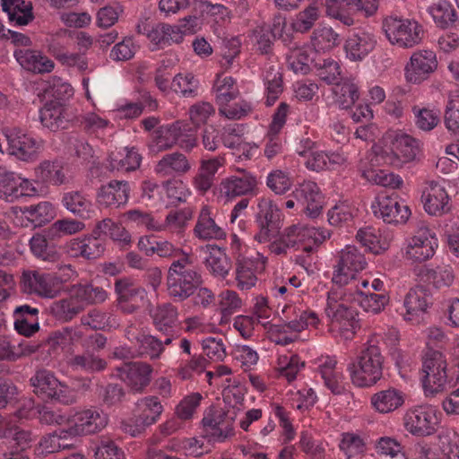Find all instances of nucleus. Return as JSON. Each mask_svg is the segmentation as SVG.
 I'll list each match as a JSON object with an SVG mask.
<instances>
[{"label":"nucleus","mask_w":459,"mask_h":459,"mask_svg":"<svg viewBox=\"0 0 459 459\" xmlns=\"http://www.w3.org/2000/svg\"><path fill=\"white\" fill-rule=\"evenodd\" d=\"M352 290L353 286L333 288L328 291L325 308L329 331L345 341L351 340L359 327Z\"/></svg>","instance_id":"1"},{"label":"nucleus","mask_w":459,"mask_h":459,"mask_svg":"<svg viewBox=\"0 0 459 459\" xmlns=\"http://www.w3.org/2000/svg\"><path fill=\"white\" fill-rule=\"evenodd\" d=\"M330 234L327 230L302 223L284 228L273 240L268 242V249L275 255H286L290 250L303 248L310 253L314 246L323 243Z\"/></svg>","instance_id":"2"},{"label":"nucleus","mask_w":459,"mask_h":459,"mask_svg":"<svg viewBox=\"0 0 459 459\" xmlns=\"http://www.w3.org/2000/svg\"><path fill=\"white\" fill-rule=\"evenodd\" d=\"M372 149L381 161L396 169L415 161L420 152L418 141L398 131L387 132L381 143L374 145Z\"/></svg>","instance_id":"3"},{"label":"nucleus","mask_w":459,"mask_h":459,"mask_svg":"<svg viewBox=\"0 0 459 459\" xmlns=\"http://www.w3.org/2000/svg\"><path fill=\"white\" fill-rule=\"evenodd\" d=\"M202 282V275L194 264L193 255H184L170 264L166 285L169 296L174 300H186L195 292Z\"/></svg>","instance_id":"4"},{"label":"nucleus","mask_w":459,"mask_h":459,"mask_svg":"<svg viewBox=\"0 0 459 459\" xmlns=\"http://www.w3.org/2000/svg\"><path fill=\"white\" fill-rule=\"evenodd\" d=\"M384 357L376 339H369L363 346L355 363L351 377L354 385L364 387L376 384L382 377Z\"/></svg>","instance_id":"5"},{"label":"nucleus","mask_w":459,"mask_h":459,"mask_svg":"<svg viewBox=\"0 0 459 459\" xmlns=\"http://www.w3.org/2000/svg\"><path fill=\"white\" fill-rule=\"evenodd\" d=\"M212 403L202 420V437L212 443H221L234 436L233 423L237 417L234 406L229 403Z\"/></svg>","instance_id":"6"},{"label":"nucleus","mask_w":459,"mask_h":459,"mask_svg":"<svg viewBox=\"0 0 459 459\" xmlns=\"http://www.w3.org/2000/svg\"><path fill=\"white\" fill-rule=\"evenodd\" d=\"M446 360L438 351L429 349L423 357L422 387L427 398L432 399L443 391L447 379Z\"/></svg>","instance_id":"7"},{"label":"nucleus","mask_w":459,"mask_h":459,"mask_svg":"<svg viewBox=\"0 0 459 459\" xmlns=\"http://www.w3.org/2000/svg\"><path fill=\"white\" fill-rule=\"evenodd\" d=\"M383 29L393 45L411 48L421 41L422 26L415 20L389 16L384 20Z\"/></svg>","instance_id":"8"},{"label":"nucleus","mask_w":459,"mask_h":459,"mask_svg":"<svg viewBox=\"0 0 459 459\" xmlns=\"http://www.w3.org/2000/svg\"><path fill=\"white\" fill-rule=\"evenodd\" d=\"M367 264L360 250L355 246L347 245L338 253L332 281L337 287H349L350 281L354 280L356 273L364 270Z\"/></svg>","instance_id":"9"},{"label":"nucleus","mask_w":459,"mask_h":459,"mask_svg":"<svg viewBox=\"0 0 459 459\" xmlns=\"http://www.w3.org/2000/svg\"><path fill=\"white\" fill-rule=\"evenodd\" d=\"M381 165L385 164L379 160L378 155L371 148L365 157L359 160L358 169L361 177L372 184L393 189L400 188L403 183L402 178L377 168Z\"/></svg>","instance_id":"10"},{"label":"nucleus","mask_w":459,"mask_h":459,"mask_svg":"<svg viewBox=\"0 0 459 459\" xmlns=\"http://www.w3.org/2000/svg\"><path fill=\"white\" fill-rule=\"evenodd\" d=\"M437 246L436 233L428 226L422 225L407 240L404 256L411 262H425L434 255Z\"/></svg>","instance_id":"11"},{"label":"nucleus","mask_w":459,"mask_h":459,"mask_svg":"<svg viewBox=\"0 0 459 459\" xmlns=\"http://www.w3.org/2000/svg\"><path fill=\"white\" fill-rule=\"evenodd\" d=\"M281 211L273 201L267 197L257 199L255 223L258 228L255 239L259 243H268L278 228Z\"/></svg>","instance_id":"12"},{"label":"nucleus","mask_w":459,"mask_h":459,"mask_svg":"<svg viewBox=\"0 0 459 459\" xmlns=\"http://www.w3.org/2000/svg\"><path fill=\"white\" fill-rule=\"evenodd\" d=\"M371 209L376 217L389 224H403L411 214L409 207L401 203L399 196L395 194L377 195L371 204Z\"/></svg>","instance_id":"13"},{"label":"nucleus","mask_w":459,"mask_h":459,"mask_svg":"<svg viewBox=\"0 0 459 459\" xmlns=\"http://www.w3.org/2000/svg\"><path fill=\"white\" fill-rule=\"evenodd\" d=\"M444 180H427L422 186L421 201L429 215L441 216L451 210V199Z\"/></svg>","instance_id":"14"},{"label":"nucleus","mask_w":459,"mask_h":459,"mask_svg":"<svg viewBox=\"0 0 459 459\" xmlns=\"http://www.w3.org/2000/svg\"><path fill=\"white\" fill-rule=\"evenodd\" d=\"M21 289L24 293L45 299H53L59 294L54 274L32 270L22 273Z\"/></svg>","instance_id":"15"},{"label":"nucleus","mask_w":459,"mask_h":459,"mask_svg":"<svg viewBox=\"0 0 459 459\" xmlns=\"http://www.w3.org/2000/svg\"><path fill=\"white\" fill-rule=\"evenodd\" d=\"M439 423L436 409L429 403H421L405 415V426L414 435H431Z\"/></svg>","instance_id":"16"},{"label":"nucleus","mask_w":459,"mask_h":459,"mask_svg":"<svg viewBox=\"0 0 459 459\" xmlns=\"http://www.w3.org/2000/svg\"><path fill=\"white\" fill-rule=\"evenodd\" d=\"M337 361L333 357H323L319 360L318 372L325 387L335 396V399L349 401L353 398L343 382L342 372L336 368Z\"/></svg>","instance_id":"17"},{"label":"nucleus","mask_w":459,"mask_h":459,"mask_svg":"<svg viewBox=\"0 0 459 459\" xmlns=\"http://www.w3.org/2000/svg\"><path fill=\"white\" fill-rule=\"evenodd\" d=\"M297 205L310 218H316L323 208V195L316 183L304 181L291 194Z\"/></svg>","instance_id":"18"},{"label":"nucleus","mask_w":459,"mask_h":459,"mask_svg":"<svg viewBox=\"0 0 459 459\" xmlns=\"http://www.w3.org/2000/svg\"><path fill=\"white\" fill-rule=\"evenodd\" d=\"M131 186L126 180H110L100 186L96 202L105 208L118 209L125 206L130 196Z\"/></svg>","instance_id":"19"},{"label":"nucleus","mask_w":459,"mask_h":459,"mask_svg":"<svg viewBox=\"0 0 459 459\" xmlns=\"http://www.w3.org/2000/svg\"><path fill=\"white\" fill-rule=\"evenodd\" d=\"M117 295V306L126 314H132L140 308L145 298V290L128 278L118 279L115 282Z\"/></svg>","instance_id":"20"},{"label":"nucleus","mask_w":459,"mask_h":459,"mask_svg":"<svg viewBox=\"0 0 459 459\" xmlns=\"http://www.w3.org/2000/svg\"><path fill=\"white\" fill-rule=\"evenodd\" d=\"M437 66L436 54L431 50L414 52L405 66V77L409 82L420 83L426 80Z\"/></svg>","instance_id":"21"},{"label":"nucleus","mask_w":459,"mask_h":459,"mask_svg":"<svg viewBox=\"0 0 459 459\" xmlns=\"http://www.w3.org/2000/svg\"><path fill=\"white\" fill-rule=\"evenodd\" d=\"M71 433L90 435L101 430L108 424V414L97 407L76 412L72 420Z\"/></svg>","instance_id":"22"},{"label":"nucleus","mask_w":459,"mask_h":459,"mask_svg":"<svg viewBox=\"0 0 459 459\" xmlns=\"http://www.w3.org/2000/svg\"><path fill=\"white\" fill-rule=\"evenodd\" d=\"M162 411L161 403H139L134 417L121 422V429L124 432L135 437L147 426L153 424Z\"/></svg>","instance_id":"23"},{"label":"nucleus","mask_w":459,"mask_h":459,"mask_svg":"<svg viewBox=\"0 0 459 459\" xmlns=\"http://www.w3.org/2000/svg\"><path fill=\"white\" fill-rule=\"evenodd\" d=\"M238 175L230 176L221 182V192L228 198L255 195L258 181L255 175L239 169Z\"/></svg>","instance_id":"24"},{"label":"nucleus","mask_w":459,"mask_h":459,"mask_svg":"<svg viewBox=\"0 0 459 459\" xmlns=\"http://www.w3.org/2000/svg\"><path fill=\"white\" fill-rule=\"evenodd\" d=\"M433 304V298L430 291L422 285H417L409 290L403 300L405 307L404 319L413 321L427 310Z\"/></svg>","instance_id":"25"},{"label":"nucleus","mask_w":459,"mask_h":459,"mask_svg":"<svg viewBox=\"0 0 459 459\" xmlns=\"http://www.w3.org/2000/svg\"><path fill=\"white\" fill-rule=\"evenodd\" d=\"M216 212L208 206L204 205L197 216L194 228V235L200 240H219L226 237V232L215 221Z\"/></svg>","instance_id":"26"},{"label":"nucleus","mask_w":459,"mask_h":459,"mask_svg":"<svg viewBox=\"0 0 459 459\" xmlns=\"http://www.w3.org/2000/svg\"><path fill=\"white\" fill-rule=\"evenodd\" d=\"M376 36L368 30H359L351 33L345 43L346 56L351 61H361L376 47Z\"/></svg>","instance_id":"27"},{"label":"nucleus","mask_w":459,"mask_h":459,"mask_svg":"<svg viewBox=\"0 0 459 459\" xmlns=\"http://www.w3.org/2000/svg\"><path fill=\"white\" fill-rule=\"evenodd\" d=\"M1 446L4 452L23 453L34 440L32 432L16 425L0 429Z\"/></svg>","instance_id":"28"},{"label":"nucleus","mask_w":459,"mask_h":459,"mask_svg":"<svg viewBox=\"0 0 459 459\" xmlns=\"http://www.w3.org/2000/svg\"><path fill=\"white\" fill-rule=\"evenodd\" d=\"M32 384L35 386V392L39 394L42 399L50 398L58 400L62 397H66L69 388L67 385L62 384L56 377L48 370H39L35 377L31 378Z\"/></svg>","instance_id":"29"},{"label":"nucleus","mask_w":459,"mask_h":459,"mask_svg":"<svg viewBox=\"0 0 459 459\" xmlns=\"http://www.w3.org/2000/svg\"><path fill=\"white\" fill-rule=\"evenodd\" d=\"M152 371V367L147 363L130 362L117 368V376L134 391L139 392L149 385Z\"/></svg>","instance_id":"30"},{"label":"nucleus","mask_w":459,"mask_h":459,"mask_svg":"<svg viewBox=\"0 0 459 459\" xmlns=\"http://www.w3.org/2000/svg\"><path fill=\"white\" fill-rule=\"evenodd\" d=\"M182 126L183 121L179 120L160 126L152 134L148 144L150 152L155 155L173 148L178 141L179 134L183 130Z\"/></svg>","instance_id":"31"},{"label":"nucleus","mask_w":459,"mask_h":459,"mask_svg":"<svg viewBox=\"0 0 459 459\" xmlns=\"http://www.w3.org/2000/svg\"><path fill=\"white\" fill-rule=\"evenodd\" d=\"M104 250L102 241L93 236L73 238L65 245V251L72 257L95 259L100 257Z\"/></svg>","instance_id":"32"},{"label":"nucleus","mask_w":459,"mask_h":459,"mask_svg":"<svg viewBox=\"0 0 459 459\" xmlns=\"http://www.w3.org/2000/svg\"><path fill=\"white\" fill-rule=\"evenodd\" d=\"M42 126L52 132L65 129L70 121L68 109L56 101L47 102L39 111Z\"/></svg>","instance_id":"33"},{"label":"nucleus","mask_w":459,"mask_h":459,"mask_svg":"<svg viewBox=\"0 0 459 459\" xmlns=\"http://www.w3.org/2000/svg\"><path fill=\"white\" fill-rule=\"evenodd\" d=\"M192 165L179 152L165 154L155 165L154 172L162 178L182 176L190 171Z\"/></svg>","instance_id":"34"},{"label":"nucleus","mask_w":459,"mask_h":459,"mask_svg":"<svg viewBox=\"0 0 459 459\" xmlns=\"http://www.w3.org/2000/svg\"><path fill=\"white\" fill-rule=\"evenodd\" d=\"M14 56L24 69L36 74L50 73L55 68V63L38 50L19 49Z\"/></svg>","instance_id":"35"},{"label":"nucleus","mask_w":459,"mask_h":459,"mask_svg":"<svg viewBox=\"0 0 459 459\" xmlns=\"http://www.w3.org/2000/svg\"><path fill=\"white\" fill-rule=\"evenodd\" d=\"M38 346L26 340H17L6 335H0V359L16 361L22 357L30 355Z\"/></svg>","instance_id":"36"},{"label":"nucleus","mask_w":459,"mask_h":459,"mask_svg":"<svg viewBox=\"0 0 459 459\" xmlns=\"http://www.w3.org/2000/svg\"><path fill=\"white\" fill-rule=\"evenodd\" d=\"M270 63L264 65L263 78L266 87V104L273 105L282 92V77L275 56L269 57Z\"/></svg>","instance_id":"37"},{"label":"nucleus","mask_w":459,"mask_h":459,"mask_svg":"<svg viewBox=\"0 0 459 459\" xmlns=\"http://www.w3.org/2000/svg\"><path fill=\"white\" fill-rule=\"evenodd\" d=\"M39 309L27 304L14 309V329L21 335L30 337L39 329L38 322Z\"/></svg>","instance_id":"38"},{"label":"nucleus","mask_w":459,"mask_h":459,"mask_svg":"<svg viewBox=\"0 0 459 459\" xmlns=\"http://www.w3.org/2000/svg\"><path fill=\"white\" fill-rule=\"evenodd\" d=\"M142 155L134 148L125 147L109 154L108 162L110 171H132L140 167Z\"/></svg>","instance_id":"39"},{"label":"nucleus","mask_w":459,"mask_h":459,"mask_svg":"<svg viewBox=\"0 0 459 459\" xmlns=\"http://www.w3.org/2000/svg\"><path fill=\"white\" fill-rule=\"evenodd\" d=\"M151 317L159 332L169 334L174 331L178 325V311L177 307L171 303H163L151 311Z\"/></svg>","instance_id":"40"},{"label":"nucleus","mask_w":459,"mask_h":459,"mask_svg":"<svg viewBox=\"0 0 459 459\" xmlns=\"http://www.w3.org/2000/svg\"><path fill=\"white\" fill-rule=\"evenodd\" d=\"M94 234L108 237L121 248H128L132 245V236L130 232L121 224L108 218L97 223Z\"/></svg>","instance_id":"41"},{"label":"nucleus","mask_w":459,"mask_h":459,"mask_svg":"<svg viewBox=\"0 0 459 459\" xmlns=\"http://www.w3.org/2000/svg\"><path fill=\"white\" fill-rule=\"evenodd\" d=\"M208 254L204 264L209 272L215 277L225 278L231 268L230 261L222 248L216 245L205 247Z\"/></svg>","instance_id":"42"},{"label":"nucleus","mask_w":459,"mask_h":459,"mask_svg":"<svg viewBox=\"0 0 459 459\" xmlns=\"http://www.w3.org/2000/svg\"><path fill=\"white\" fill-rule=\"evenodd\" d=\"M2 9L15 25H27L34 19L32 4L30 1L2 0Z\"/></svg>","instance_id":"43"},{"label":"nucleus","mask_w":459,"mask_h":459,"mask_svg":"<svg viewBox=\"0 0 459 459\" xmlns=\"http://www.w3.org/2000/svg\"><path fill=\"white\" fill-rule=\"evenodd\" d=\"M35 180L44 185L59 186L65 183L66 177L61 162L44 160L35 169Z\"/></svg>","instance_id":"44"},{"label":"nucleus","mask_w":459,"mask_h":459,"mask_svg":"<svg viewBox=\"0 0 459 459\" xmlns=\"http://www.w3.org/2000/svg\"><path fill=\"white\" fill-rule=\"evenodd\" d=\"M69 294L82 306V309L89 305L102 303L108 298L104 289L91 284H74L71 286Z\"/></svg>","instance_id":"45"},{"label":"nucleus","mask_w":459,"mask_h":459,"mask_svg":"<svg viewBox=\"0 0 459 459\" xmlns=\"http://www.w3.org/2000/svg\"><path fill=\"white\" fill-rule=\"evenodd\" d=\"M355 287L356 290H352L354 303H358L367 312L377 314L389 301V297L385 291L376 293L370 290H360L358 285Z\"/></svg>","instance_id":"46"},{"label":"nucleus","mask_w":459,"mask_h":459,"mask_svg":"<svg viewBox=\"0 0 459 459\" xmlns=\"http://www.w3.org/2000/svg\"><path fill=\"white\" fill-rule=\"evenodd\" d=\"M435 24L441 29L455 28L458 21L455 8L447 1H438L428 7Z\"/></svg>","instance_id":"47"},{"label":"nucleus","mask_w":459,"mask_h":459,"mask_svg":"<svg viewBox=\"0 0 459 459\" xmlns=\"http://www.w3.org/2000/svg\"><path fill=\"white\" fill-rule=\"evenodd\" d=\"M30 247L36 257L49 264H55L60 259L56 246L48 240L46 234L34 235L30 240Z\"/></svg>","instance_id":"48"},{"label":"nucleus","mask_w":459,"mask_h":459,"mask_svg":"<svg viewBox=\"0 0 459 459\" xmlns=\"http://www.w3.org/2000/svg\"><path fill=\"white\" fill-rule=\"evenodd\" d=\"M74 370L87 373L100 372L106 368L107 362L91 351L84 350L81 354L74 355L68 361Z\"/></svg>","instance_id":"49"},{"label":"nucleus","mask_w":459,"mask_h":459,"mask_svg":"<svg viewBox=\"0 0 459 459\" xmlns=\"http://www.w3.org/2000/svg\"><path fill=\"white\" fill-rule=\"evenodd\" d=\"M420 276L436 289L451 286L455 279L454 272L448 265L435 268L424 267L420 270Z\"/></svg>","instance_id":"50"},{"label":"nucleus","mask_w":459,"mask_h":459,"mask_svg":"<svg viewBox=\"0 0 459 459\" xmlns=\"http://www.w3.org/2000/svg\"><path fill=\"white\" fill-rule=\"evenodd\" d=\"M316 52L310 47L294 48L288 56V64L295 73L306 74L310 71V65L314 63Z\"/></svg>","instance_id":"51"},{"label":"nucleus","mask_w":459,"mask_h":459,"mask_svg":"<svg viewBox=\"0 0 459 459\" xmlns=\"http://www.w3.org/2000/svg\"><path fill=\"white\" fill-rule=\"evenodd\" d=\"M63 205L74 214L86 219L90 217L92 204L79 191H70L63 195Z\"/></svg>","instance_id":"52"},{"label":"nucleus","mask_w":459,"mask_h":459,"mask_svg":"<svg viewBox=\"0 0 459 459\" xmlns=\"http://www.w3.org/2000/svg\"><path fill=\"white\" fill-rule=\"evenodd\" d=\"M336 102L342 108H350L359 98V85L354 78L345 79L334 88Z\"/></svg>","instance_id":"53"},{"label":"nucleus","mask_w":459,"mask_h":459,"mask_svg":"<svg viewBox=\"0 0 459 459\" xmlns=\"http://www.w3.org/2000/svg\"><path fill=\"white\" fill-rule=\"evenodd\" d=\"M213 91L218 106L227 104L239 95L237 82L231 76H218L213 85Z\"/></svg>","instance_id":"54"},{"label":"nucleus","mask_w":459,"mask_h":459,"mask_svg":"<svg viewBox=\"0 0 459 459\" xmlns=\"http://www.w3.org/2000/svg\"><path fill=\"white\" fill-rule=\"evenodd\" d=\"M255 261L247 257H238L236 263L237 286L241 290L253 288L257 281L254 272Z\"/></svg>","instance_id":"55"},{"label":"nucleus","mask_w":459,"mask_h":459,"mask_svg":"<svg viewBox=\"0 0 459 459\" xmlns=\"http://www.w3.org/2000/svg\"><path fill=\"white\" fill-rule=\"evenodd\" d=\"M339 43V35L331 27H319L311 35L312 49L316 53L329 51Z\"/></svg>","instance_id":"56"},{"label":"nucleus","mask_w":459,"mask_h":459,"mask_svg":"<svg viewBox=\"0 0 459 459\" xmlns=\"http://www.w3.org/2000/svg\"><path fill=\"white\" fill-rule=\"evenodd\" d=\"M191 209L185 208L179 211L169 212L163 222H160V230L157 231L168 230L172 233H181L185 230L188 221L192 219Z\"/></svg>","instance_id":"57"},{"label":"nucleus","mask_w":459,"mask_h":459,"mask_svg":"<svg viewBox=\"0 0 459 459\" xmlns=\"http://www.w3.org/2000/svg\"><path fill=\"white\" fill-rule=\"evenodd\" d=\"M196 26L197 19L193 16L183 19L179 24L171 25L166 23L165 30L166 37L168 38V46L181 43L186 35L195 32Z\"/></svg>","instance_id":"58"},{"label":"nucleus","mask_w":459,"mask_h":459,"mask_svg":"<svg viewBox=\"0 0 459 459\" xmlns=\"http://www.w3.org/2000/svg\"><path fill=\"white\" fill-rule=\"evenodd\" d=\"M206 359L202 355L194 354L188 359H182L178 368L176 376L180 380L193 379L195 375L203 373L206 368Z\"/></svg>","instance_id":"59"},{"label":"nucleus","mask_w":459,"mask_h":459,"mask_svg":"<svg viewBox=\"0 0 459 459\" xmlns=\"http://www.w3.org/2000/svg\"><path fill=\"white\" fill-rule=\"evenodd\" d=\"M242 307V300L234 290H226L219 295V307L221 314L220 324H226L229 317Z\"/></svg>","instance_id":"60"},{"label":"nucleus","mask_w":459,"mask_h":459,"mask_svg":"<svg viewBox=\"0 0 459 459\" xmlns=\"http://www.w3.org/2000/svg\"><path fill=\"white\" fill-rule=\"evenodd\" d=\"M250 39L256 52L269 57L274 56L272 53L273 38L270 34L269 26L261 25L255 27L250 34Z\"/></svg>","instance_id":"61"},{"label":"nucleus","mask_w":459,"mask_h":459,"mask_svg":"<svg viewBox=\"0 0 459 459\" xmlns=\"http://www.w3.org/2000/svg\"><path fill=\"white\" fill-rule=\"evenodd\" d=\"M356 238L362 246L374 253H379L386 248V243L382 241L379 230L372 226L359 229Z\"/></svg>","instance_id":"62"},{"label":"nucleus","mask_w":459,"mask_h":459,"mask_svg":"<svg viewBox=\"0 0 459 459\" xmlns=\"http://www.w3.org/2000/svg\"><path fill=\"white\" fill-rule=\"evenodd\" d=\"M305 363L296 354L280 355L277 360L279 374L289 382L294 380Z\"/></svg>","instance_id":"63"},{"label":"nucleus","mask_w":459,"mask_h":459,"mask_svg":"<svg viewBox=\"0 0 459 459\" xmlns=\"http://www.w3.org/2000/svg\"><path fill=\"white\" fill-rule=\"evenodd\" d=\"M316 3H311L304 10L296 14L292 22V28L298 32L308 31L319 19L320 12L316 5Z\"/></svg>","instance_id":"64"}]
</instances>
